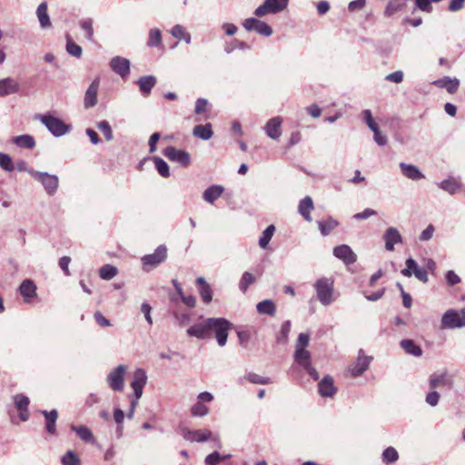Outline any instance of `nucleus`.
Wrapping results in <instances>:
<instances>
[{
  "instance_id": "1",
  "label": "nucleus",
  "mask_w": 465,
  "mask_h": 465,
  "mask_svg": "<svg viewBox=\"0 0 465 465\" xmlns=\"http://www.w3.org/2000/svg\"><path fill=\"white\" fill-rule=\"evenodd\" d=\"M317 300L323 306H329L335 301L334 281L332 278H319L313 284Z\"/></svg>"
},
{
  "instance_id": "2",
  "label": "nucleus",
  "mask_w": 465,
  "mask_h": 465,
  "mask_svg": "<svg viewBox=\"0 0 465 465\" xmlns=\"http://www.w3.org/2000/svg\"><path fill=\"white\" fill-rule=\"evenodd\" d=\"M35 119L39 120L47 130L55 137H60L66 134L71 130V125L65 124L61 119L47 114H36Z\"/></svg>"
},
{
  "instance_id": "3",
  "label": "nucleus",
  "mask_w": 465,
  "mask_h": 465,
  "mask_svg": "<svg viewBox=\"0 0 465 465\" xmlns=\"http://www.w3.org/2000/svg\"><path fill=\"white\" fill-rule=\"evenodd\" d=\"M210 322L211 334L214 332L218 345L223 347L227 342L228 331L232 327V324L224 318H212Z\"/></svg>"
},
{
  "instance_id": "4",
  "label": "nucleus",
  "mask_w": 465,
  "mask_h": 465,
  "mask_svg": "<svg viewBox=\"0 0 465 465\" xmlns=\"http://www.w3.org/2000/svg\"><path fill=\"white\" fill-rule=\"evenodd\" d=\"M127 366L120 364L112 369L106 377V383L114 391H123L124 389V377L127 372Z\"/></svg>"
},
{
  "instance_id": "5",
  "label": "nucleus",
  "mask_w": 465,
  "mask_h": 465,
  "mask_svg": "<svg viewBox=\"0 0 465 465\" xmlns=\"http://www.w3.org/2000/svg\"><path fill=\"white\" fill-rule=\"evenodd\" d=\"M462 327H465V308H462L460 312L454 309H450L442 315V329H455Z\"/></svg>"
},
{
  "instance_id": "6",
  "label": "nucleus",
  "mask_w": 465,
  "mask_h": 465,
  "mask_svg": "<svg viewBox=\"0 0 465 465\" xmlns=\"http://www.w3.org/2000/svg\"><path fill=\"white\" fill-rule=\"evenodd\" d=\"M28 173L42 183L47 194L54 195L57 192L59 180L56 175L35 170L28 171Z\"/></svg>"
},
{
  "instance_id": "7",
  "label": "nucleus",
  "mask_w": 465,
  "mask_h": 465,
  "mask_svg": "<svg viewBox=\"0 0 465 465\" xmlns=\"http://www.w3.org/2000/svg\"><path fill=\"white\" fill-rule=\"evenodd\" d=\"M289 0H264L263 4L254 10L257 17H262L268 14H278L285 10L288 6Z\"/></svg>"
},
{
  "instance_id": "8",
  "label": "nucleus",
  "mask_w": 465,
  "mask_h": 465,
  "mask_svg": "<svg viewBox=\"0 0 465 465\" xmlns=\"http://www.w3.org/2000/svg\"><path fill=\"white\" fill-rule=\"evenodd\" d=\"M167 258V248L165 245H159L153 253L146 254L142 257L143 270L149 272L160 263L163 262Z\"/></svg>"
},
{
  "instance_id": "9",
  "label": "nucleus",
  "mask_w": 465,
  "mask_h": 465,
  "mask_svg": "<svg viewBox=\"0 0 465 465\" xmlns=\"http://www.w3.org/2000/svg\"><path fill=\"white\" fill-rule=\"evenodd\" d=\"M212 318H202L201 321L187 329V335L195 337L200 340H206L211 338V321Z\"/></svg>"
},
{
  "instance_id": "10",
  "label": "nucleus",
  "mask_w": 465,
  "mask_h": 465,
  "mask_svg": "<svg viewBox=\"0 0 465 465\" xmlns=\"http://www.w3.org/2000/svg\"><path fill=\"white\" fill-rule=\"evenodd\" d=\"M242 26L248 32L255 31L259 35L266 37L271 36L273 33L268 24L254 17L245 19L242 23Z\"/></svg>"
},
{
  "instance_id": "11",
  "label": "nucleus",
  "mask_w": 465,
  "mask_h": 465,
  "mask_svg": "<svg viewBox=\"0 0 465 465\" xmlns=\"http://www.w3.org/2000/svg\"><path fill=\"white\" fill-rule=\"evenodd\" d=\"M371 361V356H365L363 350H360L356 361L349 366L348 371L352 377L361 376L369 369Z\"/></svg>"
},
{
  "instance_id": "12",
  "label": "nucleus",
  "mask_w": 465,
  "mask_h": 465,
  "mask_svg": "<svg viewBox=\"0 0 465 465\" xmlns=\"http://www.w3.org/2000/svg\"><path fill=\"white\" fill-rule=\"evenodd\" d=\"M163 155L171 162H175L183 167L191 163V156L184 150L177 149L173 146H168L163 151Z\"/></svg>"
},
{
  "instance_id": "13",
  "label": "nucleus",
  "mask_w": 465,
  "mask_h": 465,
  "mask_svg": "<svg viewBox=\"0 0 465 465\" xmlns=\"http://www.w3.org/2000/svg\"><path fill=\"white\" fill-rule=\"evenodd\" d=\"M452 380L447 371L433 372L429 378L430 390L450 388Z\"/></svg>"
},
{
  "instance_id": "14",
  "label": "nucleus",
  "mask_w": 465,
  "mask_h": 465,
  "mask_svg": "<svg viewBox=\"0 0 465 465\" xmlns=\"http://www.w3.org/2000/svg\"><path fill=\"white\" fill-rule=\"evenodd\" d=\"M147 382V374L143 369L138 368L134 371L133 381L131 387L134 390V396L140 399L143 395V391Z\"/></svg>"
},
{
  "instance_id": "15",
  "label": "nucleus",
  "mask_w": 465,
  "mask_h": 465,
  "mask_svg": "<svg viewBox=\"0 0 465 465\" xmlns=\"http://www.w3.org/2000/svg\"><path fill=\"white\" fill-rule=\"evenodd\" d=\"M110 67L113 72L124 79L130 74V61L122 56L113 57L110 61Z\"/></svg>"
},
{
  "instance_id": "16",
  "label": "nucleus",
  "mask_w": 465,
  "mask_h": 465,
  "mask_svg": "<svg viewBox=\"0 0 465 465\" xmlns=\"http://www.w3.org/2000/svg\"><path fill=\"white\" fill-rule=\"evenodd\" d=\"M182 436L185 440L191 442H204L211 439L212 431L209 430H192L189 429H183Z\"/></svg>"
},
{
  "instance_id": "17",
  "label": "nucleus",
  "mask_w": 465,
  "mask_h": 465,
  "mask_svg": "<svg viewBox=\"0 0 465 465\" xmlns=\"http://www.w3.org/2000/svg\"><path fill=\"white\" fill-rule=\"evenodd\" d=\"M333 255L341 260L346 265L353 264L357 261V255L347 244L336 246L333 249Z\"/></svg>"
},
{
  "instance_id": "18",
  "label": "nucleus",
  "mask_w": 465,
  "mask_h": 465,
  "mask_svg": "<svg viewBox=\"0 0 465 465\" xmlns=\"http://www.w3.org/2000/svg\"><path fill=\"white\" fill-rule=\"evenodd\" d=\"M100 86V79L95 78L88 86L84 94V108L89 109L97 104V94Z\"/></svg>"
},
{
  "instance_id": "19",
  "label": "nucleus",
  "mask_w": 465,
  "mask_h": 465,
  "mask_svg": "<svg viewBox=\"0 0 465 465\" xmlns=\"http://www.w3.org/2000/svg\"><path fill=\"white\" fill-rule=\"evenodd\" d=\"M383 239L385 242V249L389 252L394 251V245L402 242V236L400 232L394 227H389L384 234Z\"/></svg>"
},
{
  "instance_id": "20",
  "label": "nucleus",
  "mask_w": 465,
  "mask_h": 465,
  "mask_svg": "<svg viewBox=\"0 0 465 465\" xmlns=\"http://www.w3.org/2000/svg\"><path fill=\"white\" fill-rule=\"evenodd\" d=\"M282 119L280 116L273 117L266 123L263 129L271 139L277 140L280 138L282 135Z\"/></svg>"
},
{
  "instance_id": "21",
  "label": "nucleus",
  "mask_w": 465,
  "mask_h": 465,
  "mask_svg": "<svg viewBox=\"0 0 465 465\" xmlns=\"http://www.w3.org/2000/svg\"><path fill=\"white\" fill-rule=\"evenodd\" d=\"M318 391L322 397H332L337 391L332 377L330 375L324 376L318 384Z\"/></svg>"
},
{
  "instance_id": "22",
  "label": "nucleus",
  "mask_w": 465,
  "mask_h": 465,
  "mask_svg": "<svg viewBox=\"0 0 465 465\" xmlns=\"http://www.w3.org/2000/svg\"><path fill=\"white\" fill-rule=\"evenodd\" d=\"M432 84L439 88H445L449 94H455L460 86V80L444 76L435 80Z\"/></svg>"
},
{
  "instance_id": "23",
  "label": "nucleus",
  "mask_w": 465,
  "mask_h": 465,
  "mask_svg": "<svg viewBox=\"0 0 465 465\" xmlns=\"http://www.w3.org/2000/svg\"><path fill=\"white\" fill-rule=\"evenodd\" d=\"M399 166L401 168V173L410 180L418 181L424 178V174L416 165L406 163H400Z\"/></svg>"
},
{
  "instance_id": "24",
  "label": "nucleus",
  "mask_w": 465,
  "mask_h": 465,
  "mask_svg": "<svg viewBox=\"0 0 465 465\" xmlns=\"http://www.w3.org/2000/svg\"><path fill=\"white\" fill-rule=\"evenodd\" d=\"M18 91L19 84L15 79L6 77L0 80V96H7Z\"/></svg>"
},
{
  "instance_id": "25",
  "label": "nucleus",
  "mask_w": 465,
  "mask_h": 465,
  "mask_svg": "<svg viewBox=\"0 0 465 465\" xmlns=\"http://www.w3.org/2000/svg\"><path fill=\"white\" fill-rule=\"evenodd\" d=\"M156 77L153 75H144L138 79L137 84L139 90L143 96H148L150 94L152 89L156 84Z\"/></svg>"
},
{
  "instance_id": "26",
  "label": "nucleus",
  "mask_w": 465,
  "mask_h": 465,
  "mask_svg": "<svg viewBox=\"0 0 465 465\" xmlns=\"http://www.w3.org/2000/svg\"><path fill=\"white\" fill-rule=\"evenodd\" d=\"M313 209L314 204L311 196H306L300 201L298 212L307 222H312V216L310 213Z\"/></svg>"
},
{
  "instance_id": "27",
  "label": "nucleus",
  "mask_w": 465,
  "mask_h": 465,
  "mask_svg": "<svg viewBox=\"0 0 465 465\" xmlns=\"http://www.w3.org/2000/svg\"><path fill=\"white\" fill-rule=\"evenodd\" d=\"M45 419V429L49 434H54L56 431V420L58 419V411L56 410L41 411Z\"/></svg>"
},
{
  "instance_id": "28",
  "label": "nucleus",
  "mask_w": 465,
  "mask_h": 465,
  "mask_svg": "<svg viewBox=\"0 0 465 465\" xmlns=\"http://www.w3.org/2000/svg\"><path fill=\"white\" fill-rule=\"evenodd\" d=\"M19 291L25 302H29L36 294V286L32 280L26 279L22 282Z\"/></svg>"
},
{
  "instance_id": "29",
  "label": "nucleus",
  "mask_w": 465,
  "mask_h": 465,
  "mask_svg": "<svg viewBox=\"0 0 465 465\" xmlns=\"http://www.w3.org/2000/svg\"><path fill=\"white\" fill-rule=\"evenodd\" d=\"M223 193V187L221 185H212L203 193V198L209 203H213Z\"/></svg>"
},
{
  "instance_id": "30",
  "label": "nucleus",
  "mask_w": 465,
  "mask_h": 465,
  "mask_svg": "<svg viewBox=\"0 0 465 465\" xmlns=\"http://www.w3.org/2000/svg\"><path fill=\"white\" fill-rule=\"evenodd\" d=\"M12 142L20 148L33 149L35 147V138L30 134L14 136Z\"/></svg>"
},
{
  "instance_id": "31",
  "label": "nucleus",
  "mask_w": 465,
  "mask_h": 465,
  "mask_svg": "<svg viewBox=\"0 0 465 465\" xmlns=\"http://www.w3.org/2000/svg\"><path fill=\"white\" fill-rule=\"evenodd\" d=\"M293 358L302 369L312 364V354L308 350H295Z\"/></svg>"
},
{
  "instance_id": "32",
  "label": "nucleus",
  "mask_w": 465,
  "mask_h": 465,
  "mask_svg": "<svg viewBox=\"0 0 465 465\" xmlns=\"http://www.w3.org/2000/svg\"><path fill=\"white\" fill-rule=\"evenodd\" d=\"M36 15L42 28L51 27L52 24L47 14V4L45 2H43L38 5L36 9Z\"/></svg>"
},
{
  "instance_id": "33",
  "label": "nucleus",
  "mask_w": 465,
  "mask_h": 465,
  "mask_svg": "<svg viewBox=\"0 0 465 465\" xmlns=\"http://www.w3.org/2000/svg\"><path fill=\"white\" fill-rule=\"evenodd\" d=\"M401 347L402 350L412 356L420 357L422 355V350L412 340L404 339L401 341Z\"/></svg>"
},
{
  "instance_id": "34",
  "label": "nucleus",
  "mask_w": 465,
  "mask_h": 465,
  "mask_svg": "<svg viewBox=\"0 0 465 465\" xmlns=\"http://www.w3.org/2000/svg\"><path fill=\"white\" fill-rule=\"evenodd\" d=\"M193 134L194 136L203 140H209L213 134L211 124H198L194 126Z\"/></svg>"
},
{
  "instance_id": "35",
  "label": "nucleus",
  "mask_w": 465,
  "mask_h": 465,
  "mask_svg": "<svg viewBox=\"0 0 465 465\" xmlns=\"http://www.w3.org/2000/svg\"><path fill=\"white\" fill-rule=\"evenodd\" d=\"M407 0H389L384 10V15L392 16L396 13L401 11L406 5Z\"/></svg>"
},
{
  "instance_id": "36",
  "label": "nucleus",
  "mask_w": 465,
  "mask_h": 465,
  "mask_svg": "<svg viewBox=\"0 0 465 465\" xmlns=\"http://www.w3.org/2000/svg\"><path fill=\"white\" fill-rule=\"evenodd\" d=\"M243 380L254 384H270L272 382L270 378L260 376L254 372H248L243 378H240L239 384L242 385Z\"/></svg>"
},
{
  "instance_id": "37",
  "label": "nucleus",
  "mask_w": 465,
  "mask_h": 465,
  "mask_svg": "<svg viewBox=\"0 0 465 465\" xmlns=\"http://www.w3.org/2000/svg\"><path fill=\"white\" fill-rule=\"evenodd\" d=\"M256 309L260 314L273 316L276 312V306L272 300H264L256 305Z\"/></svg>"
},
{
  "instance_id": "38",
  "label": "nucleus",
  "mask_w": 465,
  "mask_h": 465,
  "mask_svg": "<svg viewBox=\"0 0 465 465\" xmlns=\"http://www.w3.org/2000/svg\"><path fill=\"white\" fill-rule=\"evenodd\" d=\"M70 428H71V430L73 431H74L78 435V437L82 440H84L85 442H91V441L94 440L93 432L86 426H84V425H80V426L71 425Z\"/></svg>"
},
{
  "instance_id": "39",
  "label": "nucleus",
  "mask_w": 465,
  "mask_h": 465,
  "mask_svg": "<svg viewBox=\"0 0 465 465\" xmlns=\"http://www.w3.org/2000/svg\"><path fill=\"white\" fill-rule=\"evenodd\" d=\"M163 45L162 33L159 29L153 28L148 33V47H161Z\"/></svg>"
},
{
  "instance_id": "40",
  "label": "nucleus",
  "mask_w": 465,
  "mask_h": 465,
  "mask_svg": "<svg viewBox=\"0 0 465 465\" xmlns=\"http://www.w3.org/2000/svg\"><path fill=\"white\" fill-rule=\"evenodd\" d=\"M338 222L331 217L325 221L318 222L319 229L323 236L328 235L333 229L338 226Z\"/></svg>"
},
{
  "instance_id": "41",
  "label": "nucleus",
  "mask_w": 465,
  "mask_h": 465,
  "mask_svg": "<svg viewBox=\"0 0 465 465\" xmlns=\"http://www.w3.org/2000/svg\"><path fill=\"white\" fill-rule=\"evenodd\" d=\"M231 458V454L222 455L217 450L210 453L204 459L205 465H218L220 462Z\"/></svg>"
},
{
  "instance_id": "42",
  "label": "nucleus",
  "mask_w": 465,
  "mask_h": 465,
  "mask_svg": "<svg viewBox=\"0 0 465 465\" xmlns=\"http://www.w3.org/2000/svg\"><path fill=\"white\" fill-rule=\"evenodd\" d=\"M381 460L387 465L395 463L399 460L398 451L393 447H388L383 450Z\"/></svg>"
},
{
  "instance_id": "43",
  "label": "nucleus",
  "mask_w": 465,
  "mask_h": 465,
  "mask_svg": "<svg viewBox=\"0 0 465 465\" xmlns=\"http://www.w3.org/2000/svg\"><path fill=\"white\" fill-rule=\"evenodd\" d=\"M275 232V226L271 224L262 232L259 239V245L262 249H266Z\"/></svg>"
},
{
  "instance_id": "44",
  "label": "nucleus",
  "mask_w": 465,
  "mask_h": 465,
  "mask_svg": "<svg viewBox=\"0 0 465 465\" xmlns=\"http://www.w3.org/2000/svg\"><path fill=\"white\" fill-rule=\"evenodd\" d=\"M460 186V184L454 178L443 180L440 183H439V187L440 189L450 194H454Z\"/></svg>"
},
{
  "instance_id": "45",
  "label": "nucleus",
  "mask_w": 465,
  "mask_h": 465,
  "mask_svg": "<svg viewBox=\"0 0 465 465\" xmlns=\"http://www.w3.org/2000/svg\"><path fill=\"white\" fill-rule=\"evenodd\" d=\"M153 163H154V165H155V168H156L158 173L162 177L167 178L170 176V169L165 161H163L160 157L155 156V157H153Z\"/></svg>"
},
{
  "instance_id": "46",
  "label": "nucleus",
  "mask_w": 465,
  "mask_h": 465,
  "mask_svg": "<svg viewBox=\"0 0 465 465\" xmlns=\"http://www.w3.org/2000/svg\"><path fill=\"white\" fill-rule=\"evenodd\" d=\"M93 23L94 21L92 18L82 19L79 21V25L81 29L85 33V37L89 41L94 39Z\"/></svg>"
},
{
  "instance_id": "47",
  "label": "nucleus",
  "mask_w": 465,
  "mask_h": 465,
  "mask_svg": "<svg viewBox=\"0 0 465 465\" xmlns=\"http://www.w3.org/2000/svg\"><path fill=\"white\" fill-rule=\"evenodd\" d=\"M118 273V270L115 266L111 264H105L99 270V275L104 280H111Z\"/></svg>"
},
{
  "instance_id": "48",
  "label": "nucleus",
  "mask_w": 465,
  "mask_h": 465,
  "mask_svg": "<svg viewBox=\"0 0 465 465\" xmlns=\"http://www.w3.org/2000/svg\"><path fill=\"white\" fill-rule=\"evenodd\" d=\"M63 465H81V460L77 454L74 450H68L61 458Z\"/></svg>"
},
{
  "instance_id": "49",
  "label": "nucleus",
  "mask_w": 465,
  "mask_h": 465,
  "mask_svg": "<svg viewBox=\"0 0 465 465\" xmlns=\"http://www.w3.org/2000/svg\"><path fill=\"white\" fill-rule=\"evenodd\" d=\"M255 276L248 272H245L239 282V289L245 292L248 287L255 282Z\"/></svg>"
},
{
  "instance_id": "50",
  "label": "nucleus",
  "mask_w": 465,
  "mask_h": 465,
  "mask_svg": "<svg viewBox=\"0 0 465 465\" xmlns=\"http://www.w3.org/2000/svg\"><path fill=\"white\" fill-rule=\"evenodd\" d=\"M292 323L291 321H285L277 335V342L284 343L288 340L289 333L291 331Z\"/></svg>"
},
{
  "instance_id": "51",
  "label": "nucleus",
  "mask_w": 465,
  "mask_h": 465,
  "mask_svg": "<svg viewBox=\"0 0 465 465\" xmlns=\"http://www.w3.org/2000/svg\"><path fill=\"white\" fill-rule=\"evenodd\" d=\"M14 402L18 411H27L30 401L24 394H16L14 396Z\"/></svg>"
},
{
  "instance_id": "52",
  "label": "nucleus",
  "mask_w": 465,
  "mask_h": 465,
  "mask_svg": "<svg viewBox=\"0 0 465 465\" xmlns=\"http://www.w3.org/2000/svg\"><path fill=\"white\" fill-rule=\"evenodd\" d=\"M0 167L6 172H13L15 165L9 154L0 153Z\"/></svg>"
},
{
  "instance_id": "53",
  "label": "nucleus",
  "mask_w": 465,
  "mask_h": 465,
  "mask_svg": "<svg viewBox=\"0 0 465 465\" xmlns=\"http://www.w3.org/2000/svg\"><path fill=\"white\" fill-rule=\"evenodd\" d=\"M209 412L208 407H206L203 403L197 401L191 408V413L195 417H203L207 415Z\"/></svg>"
},
{
  "instance_id": "54",
  "label": "nucleus",
  "mask_w": 465,
  "mask_h": 465,
  "mask_svg": "<svg viewBox=\"0 0 465 465\" xmlns=\"http://www.w3.org/2000/svg\"><path fill=\"white\" fill-rule=\"evenodd\" d=\"M97 128L104 134L106 141H112L114 139L112 128L107 121L104 120L99 122Z\"/></svg>"
},
{
  "instance_id": "55",
  "label": "nucleus",
  "mask_w": 465,
  "mask_h": 465,
  "mask_svg": "<svg viewBox=\"0 0 465 465\" xmlns=\"http://www.w3.org/2000/svg\"><path fill=\"white\" fill-rule=\"evenodd\" d=\"M235 48H238V49H241V50H245V49H249V45L245 43V42H242V41H240L238 39H233L232 42L231 44H227L225 46H224V51L227 53V54H230L232 53Z\"/></svg>"
},
{
  "instance_id": "56",
  "label": "nucleus",
  "mask_w": 465,
  "mask_h": 465,
  "mask_svg": "<svg viewBox=\"0 0 465 465\" xmlns=\"http://www.w3.org/2000/svg\"><path fill=\"white\" fill-rule=\"evenodd\" d=\"M66 51L72 56L77 58H80L82 56V47L70 39H68L66 43Z\"/></svg>"
},
{
  "instance_id": "57",
  "label": "nucleus",
  "mask_w": 465,
  "mask_h": 465,
  "mask_svg": "<svg viewBox=\"0 0 465 465\" xmlns=\"http://www.w3.org/2000/svg\"><path fill=\"white\" fill-rule=\"evenodd\" d=\"M310 342V337L307 333H300L295 343V350H307Z\"/></svg>"
},
{
  "instance_id": "58",
  "label": "nucleus",
  "mask_w": 465,
  "mask_h": 465,
  "mask_svg": "<svg viewBox=\"0 0 465 465\" xmlns=\"http://www.w3.org/2000/svg\"><path fill=\"white\" fill-rule=\"evenodd\" d=\"M362 117H363V120H364L365 124H367V126L371 131H376V128H378L379 126L375 123V121H374V119L372 117L371 110H369V109L364 110L362 112Z\"/></svg>"
},
{
  "instance_id": "59",
  "label": "nucleus",
  "mask_w": 465,
  "mask_h": 465,
  "mask_svg": "<svg viewBox=\"0 0 465 465\" xmlns=\"http://www.w3.org/2000/svg\"><path fill=\"white\" fill-rule=\"evenodd\" d=\"M440 395L436 390H430L426 395L425 401L431 407H435L438 405L440 401Z\"/></svg>"
},
{
  "instance_id": "60",
  "label": "nucleus",
  "mask_w": 465,
  "mask_h": 465,
  "mask_svg": "<svg viewBox=\"0 0 465 465\" xmlns=\"http://www.w3.org/2000/svg\"><path fill=\"white\" fill-rule=\"evenodd\" d=\"M199 293L204 303H209L213 299V291L210 285H204L199 288Z\"/></svg>"
},
{
  "instance_id": "61",
  "label": "nucleus",
  "mask_w": 465,
  "mask_h": 465,
  "mask_svg": "<svg viewBox=\"0 0 465 465\" xmlns=\"http://www.w3.org/2000/svg\"><path fill=\"white\" fill-rule=\"evenodd\" d=\"M186 32L187 31H186L185 27L181 25H175L169 31L171 35L173 38L178 39V40H182V38L183 37V35H185Z\"/></svg>"
},
{
  "instance_id": "62",
  "label": "nucleus",
  "mask_w": 465,
  "mask_h": 465,
  "mask_svg": "<svg viewBox=\"0 0 465 465\" xmlns=\"http://www.w3.org/2000/svg\"><path fill=\"white\" fill-rule=\"evenodd\" d=\"M406 268L401 270V274L405 277H411L413 274V269L416 266V261L412 258H408L405 262Z\"/></svg>"
},
{
  "instance_id": "63",
  "label": "nucleus",
  "mask_w": 465,
  "mask_h": 465,
  "mask_svg": "<svg viewBox=\"0 0 465 465\" xmlns=\"http://www.w3.org/2000/svg\"><path fill=\"white\" fill-rule=\"evenodd\" d=\"M414 276L420 282L426 283L429 281L427 271L423 268L419 267L416 262L415 269H413Z\"/></svg>"
},
{
  "instance_id": "64",
  "label": "nucleus",
  "mask_w": 465,
  "mask_h": 465,
  "mask_svg": "<svg viewBox=\"0 0 465 465\" xmlns=\"http://www.w3.org/2000/svg\"><path fill=\"white\" fill-rule=\"evenodd\" d=\"M435 227L432 224H429L426 229H424L421 233L420 234V242H427L430 241L434 233Z\"/></svg>"
}]
</instances>
